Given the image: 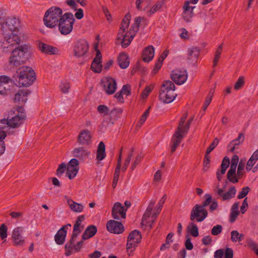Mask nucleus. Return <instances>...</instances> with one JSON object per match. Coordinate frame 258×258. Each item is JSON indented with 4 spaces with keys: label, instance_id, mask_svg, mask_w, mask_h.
Instances as JSON below:
<instances>
[{
    "label": "nucleus",
    "instance_id": "f257e3e1",
    "mask_svg": "<svg viewBox=\"0 0 258 258\" xmlns=\"http://www.w3.org/2000/svg\"><path fill=\"white\" fill-rule=\"evenodd\" d=\"M20 22L18 19L12 17L7 19L6 25L10 30L11 33L6 34L5 40L3 42L2 47L6 52L13 49V47L20 43L19 30L20 27Z\"/></svg>",
    "mask_w": 258,
    "mask_h": 258
},
{
    "label": "nucleus",
    "instance_id": "f03ea898",
    "mask_svg": "<svg viewBox=\"0 0 258 258\" xmlns=\"http://www.w3.org/2000/svg\"><path fill=\"white\" fill-rule=\"evenodd\" d=\"M129 18L130 17L127 16L123 18L117 34V40L120 41L121 46L123 48L127 47L130 44L139 27L137 24L134 23L128 31Z\"/></svg>",
    "mask_w": 258,
    "mask_h": 258
},
{
    "label": "nucleus",
    "instance_id": "7ed1b4c3",
    "mask_svg": "<svg viewBox=\"0 0 258 258\" xmlns=\"http://www.w3.org/2000/svg\"><path fill=\"white\" fill-rule=\"evenodd\" d=\"M230 169L227 172V177L229 181L236 183L242 177L245 173V161L240 160L237 155L233 156L230 161Z\"/></svg>",
    "mask_w": 258,
    "mask_h": 258
},
{
    "label": "nucleus",
    "instance_id": "20e7f679",
    "mask_svg": "<svg viewBox=\"0 0 258 258\" xmlns=\"http://www.w3.org/2000/svg\"><path fill=\"white\" fill-rule=\"evenodd\" d=\"M166 199L167 196L165 195H164L159 202L157 207L154 211H153V208L155 204V202L151 201L150 203L145 214H144L142 221V225L143 226H145V228L150 229L152 227V224L155 221L157 216L160 212L161 208Z\"/></svg>",
    "mask_w": 258,
    "mask_h": 258
},
{
    "label": "nucleus",
    "instance_id": "39448f33",
    "mask_svg": "<svg viewBox=\"0 0 258 258\" xmlns=\"http://www.w3.org/2000/svg\"><path fill=\"white\" fill-rule=\"evenodd\" d=\"M35 79L34 70L30 67L23 66L16 72L15 84L19 87H28L33 83Z\"/></svg>",
    "mask_w": 258,
    "mask_h": 258
},
{
    "label": "nucleus",
    "instance_id": "423d86ee",
    "mask_svg": "<svg viewBox=\"0 0 258 258\" xmlns=\"http://www.w3.org/2000/svg\"><path fill=\"white\" fill-rule=\"evenodd\" d=\"M30 47L26 45L15 48L12 52L9 63L13 66H19L24 63L30 56Z\"/></svg>",
    "mask_w": 258,
    "mask_h": 258
},
{
    "label": "nucleus",
    "instance_id": "0eeeda50",
    "mask_svg": "<svg viewBox=\"0 0 258 258\" xmlns=\"http://www.w3.org/2000/svg\"><path fill=\"white\" fill-rule=\"evenodd\" d=\"M187 117V114H185L180 119L177 130L172 136L171 139V151L173 152L176 148L179 145L183 138L187 134L191 119L189 120L184 125V122Z\"/></svg>",
    "mask_w": 258,
    "mask_h": 258
},
{
    "label": "nucleus",
    "instance_id": "6e6552de",
    "mask_svg": "<svg viewBox=\"0 0 258 258\" xmlns=\"http://www.w3.org/2000/svg\"><path fill=\"white\" fill-rule=\"evenodd\" d=\"M26 117L24 112H14L11 111L7 119L0 120V131H5L8 127L16 128L19 127L24 121Z\"/></svg>",
    "mask_w": 258,
    "mask_h": 258
},
{
    "label": "nucleus",
    "instance_id": "1a4fd4ad",
    "mask_svg": "<svg viewBox=\"0 0 258 258\" xmlns=\"http://www.w3.org/2000/svg\"><path fill=\"white\" fill-rule=\"evenodd\" d=\"M62 16V11L60 8L51 7L45 14L43 18L44 24L48 28H53L58 24Z\"/></svg>",
    "mask_w": 258,
    "mask_h": 258
},
{
    "label": "nucleus",
    "instance_id": "9d476101",
    "mask_svg": "<svg viewBox=\"0 0 258 258\" xmlns=\"http://www.w3.org/2000/svg\"><path fill=\"white\" fill-rule=\"evenodd\" d=\"M75 19L74 15L70 13H66L59 19L58 23L59 32L63 35L70 34L73 30Z\"/></svg>",
    "mask_w": 258,
    "mask_h": 258
},
{
    "label": "nucleus",
    "instance_id": "9b49d317",
    "mask_svg": "<svg viewBox=\"0 0 258 258\" xmlns=\"http://www.w3.org/2000/svg\"><path fill=\"white\" fill-rule=\"evenodd\" d=\"M142 236L137 230H134L128 236L126 243V250L128 255H132L138 245L141 242Z\"/></svg>",
    "mask_w": 258,
    "mask_h": 258
},
{
    "label": "nucleus",
    "instance_id": "f8f14e48",
    "mask_svg": "<svg viewBox=\"0 0 258 258\" xmlns=\"http://www.w3.org/2000/svg\"><path fill=\"white\" fill-rule=\"evenodd\" d=\"M89 50V44L85 39H80L74 44L73 53L76 58L86 56Z\"/></svg>",
    "mask_w": 258,
    "mask_h": 258
},
{
    "label": "nucleus",
    "instance_id": "ddd939ff",
    "mask_svg": "<svg viewBox=\"0 0 258 258\" xmlns=\"http://www.w3.org/2000/svg\"><path fill=\"white\" fill-rule=\"evenodd\" d=\"M208 216L207 210L201 207L200 205H196L192 208L190 214V220H196L197 222H201L204 221Z\"/></svg>",
    "mask_w": 258,
    "mask_h": 258
},
{
    "label": "nucleus",
    "instance_id": "4468645a",
    "mask_svg": "<svg viewBox=\"0 0 258 258\" xmlns=\"http://www.w3.org/2000/svg\"><path fill=\"white\" fill-rule=\"evenodd\" d=\"M101 84L105 92L108 95L113 94L116 90V82L112 78L109 77H104L101 80Z\"/></svg>",
    "mask_w": 258,
    "mask_h": 258
},
{
    "label": "nucleus",
    "instance_id": "2eb2a0df",
    "mask_svg": "<svg viewBox=\"0 0 258 258\" xmlns=\"http://www.w3.org/2000/svg\"><path fill=\"white\" fill-rule=\"evenodd\" d=\"M214 191L215 194L219 196L223 201L228 200L233 198L236 192V189L234 186H231L227 192H224V188H221L219 184L216 185Z\"/></svg>",
    "mask_w": 258,
    "mask_h": 258
},
{
    "label": "nucleus",
    "instance_id": "dca6fc26",
    "mask_svg": "<svg viewBox=\"0 0 258 258\" xmlns=\"http://www.w3.org/2000/svg\"><path fill=\"white\" fill-rule=\"evenodd\" d=\"M171 78L177 85L184 84L187 80V75L184 70L176 69L171 74Z\"/></svg>",
    "mask_w": 258,
    "mask_h": 258
},
{
    "label": "nucleus",
    "instance_id": "f3484780",
    "mask_svg": "<svg viewBox=\"0 0 258 258\" xmlns=\"http://www.w3.org/2000/svg\"><path fill=\"white\" fill-rule=\"evenodd\" d=\"M79 161L76 158L72 159L69 162L67 167V174L70 179L74 178L79 171Z\"/></svg>",
    "mask_w": 258,
    "mask_h": 258
},
{
    "label": "nucleus",
    "instance_id": "a211bd4d",
    "mask_svg": "<svg viewBox=\"0 0 258 258\" xmlns=\"http://www.w3.org/2000/svg\"><path fill=\"white\" fill-rule=\"evenodd\" d=\"M126 209L119 203H115L112 209V216L115 219L119 220L120 218H125L126 216Z\"/></svg>",
    "mask_w": 258,
    "mask_h": 258
},
{
    "label": "nucleus",
    "instance_id": "6ab92c4d",
    "mask_svg": "<svg viewBox=\"0 0 258 258\" xmlns=\"http://www.w3.org/2000/svg\"><path fill=\"white\" fill-rule=\"evenodd\" d=\"M106 227L109 232L115 234H120L124 231V227L121 223L112 220L108 221Z\"/></svg>",
    "mask_w": 258,
    "mask_h": 258
},
{
    "label": "nucleus",
    "instance_id": "aec40b11",
    "mask_svg": "<svg viewBox=\"0 0 258 258\" xmlns=\"http://www.w3.org/2000/svg\"><path fill=\"white\" fill-rule=\"evenodd\" d=\"M23 229L21 227L15 228L12 232V239L16 245H23L25 242V238L22 235Z\"/></svg>",
    "mask_w": 258,
    "mask_h": 258
},
{
    "label": "nucleus",
    "instance_id": "412c9836",
    "mask_svg": "<svg viewBox=\"0 0 258 258\" xmlns=\"http://www.w3.org/2000/svg\"><path fill=\"white\" fill-rule=\"evenodd\" d=\"M97 46L96 45V55L92 63L91 69L95 73H100L102 69L101 64L102 55L100 51L97 49Z\"/></svg>",
    "mask_w": 258,
    "mask_h": 258
},
{
    "label": "nucleus",
    "instance_id": "4be33fe9",
    "mask_svg": "<svg viewBox=\"0 0 258 258\" xmlns=\"http://www.w3.org/2000/svg\"><path fill=\"white\" fill-rule=\"evenodd\" d=\"M84 220L85 218L83 215L80 216L78 218L74 226L73 232L72 235V240L76 239L78 235L83 231L84 226L82 224V222Z\"/></svg>",
    "mask_w": 258,
    "mask_h": 258
},
{
    "label": "nucleus",
    "instance_id": "5701e85b",
    "mask_svg": "<svg viewBox=\"0 0 258 258\" xmlns=\"http://www.w3.org/2000/svg\"><path fill=\"white\" fill-rule=\"evenodd\" d=\"M78 142L82 145H90L92 142V135L90 132L87 130L82 131L78 136Z\"/></svg>",
    "mask_w": 258,
    "mask_h": 258
},
{
    "label": "nucleus",
    "instance_id": "b1692460",
    "mask_svg": "<svg viewBox=\"0 0 258 258\" xmlns=\"http://www.w3.org/2000/svg\"><path fill=\"white\" fill-rule=\"evenodd\" d=\"M90 151L85 147H80L75 148L73 151L74 156L79 160H84L89 158Z\"/></svg>",
    "mask_w": 258,
    "mask_h": 258
},
{
    "label": "nucleus",
    "instance_id": "393cba45",
    "mask_svg": "<svg viewBox=\"0 0 258 258\" xmlns=\"http://www.w3.org/2000/svg\"><path fill=\"white\" fill-rule=\"evenodd\" d=\"M11 81L9 77L6 75L0 76V94H7L9 90V84Z\"/></svg>",
    "mask_w": 258,
    "mask_h": 258
},
{
    "label": "nucleus",
    "instance_id": "a878e982",
    "mask_svg": "<svg viewBox=\"0 0 258 258\" xmlns=\"http://www.w3.org/2000/svg\"><path fill=\"white\" fill-rule=\"evenodd\" d=\"M177 94L175 92L168 91H160L159 94V99L163 103H169L172 102L175 98Z\"/></svg>",
    "mask_w": 258,
    "mask_h": 258
},
{
    "label": "nucleus",
    "instance_id": "bb28decb",
    "mask_svg": "<svg viewBox=\"0 0 258 258\" xmlns=\"http://www.w3.org/2000/svg\"><path fill=\"white\" fill-rule=\"evenodd\" d=\"M230 165L229 158L227 156L225 157L221 165V169L217 172V178L219 181L221 180L222 175L225 173L227 169Z\"/></svg>",
    "mask_w": 258,
    "mask_h": 258
},
{
    "label": "nucleus",
    "instance_id": "cd10ccee",
    "mask_svg": "<svg viewBox=\"0 0 258 258\" xmlns=\"http://www.w3.org/2000/svg\"><path fill=\"white\" fill-rule=\"evenodd\" d=\"M154 48L152 45H149L145 48L143 53V59L145 62H149L154 56Z\"/></svg>",
    "mask_w": 258,
    "mask_h": 258
},
{
    "label": "nucleus",
    "instance_id": "c85d7f7f",
    "mask_svg": "<svg viewBox=\"0 0 258 258\" xmlns=\"http://www.w3.org/2000/svg\"><path fill=\"white\" fill-rule=\"evenodd\" d=\"M39 48L42 52L48 54H57L59 53L56 47L44 43L40 44Z\"/></svg>",
    "mask_w": 258,
    "mask_h": 258
},
{
    "label": "nucleus",
    "instance_id": "c756f323",
    "mask_svg": "<svg viewBox=\"0 0 258 258\" xmlns=\"http://www.w3.org/2000/svg\"><path fill=\"white\" fill-rule=\"evenodd\" d=\"M67 235V231L64 227H62L56 233L54 239L57 244L61 245L64 242Z\"/></svg>",
    "mask_w": 258,
    "mask_h": 258
},
{
    "label": "nucleus",
    "instance_id": "7c9ffc66",
    "mask_svg": "<svg viewBox=\"0 0 258 258\" xmlns=\"http://www.w3.org/2000/svg\"><path fill=\"white\" fill-rule=\"evenodd\" d=\"M117 60L118 65L122 69L127 68L130 64L128 57L125 53H120L118 57Z\"/></svg>",
    "mask_w": 258,
    "mask_h": 258
},
{
    "label": "nucleus",
    "instance_id": "2f4dec72",
    "mask_svg": "<svg viewBox=\"0 0 258 258\" xmlns=\"http://www.w3.org/2000/svg\"><path fill=\"white\" fill-rule=\"evenodd\" d=\"M243 140L244 135L243 134H240L237 139L233 140L229 143L228 146V151L231 152H233L235 149L236 146L242 143Z\"/></svg>",
    "mask_w": 258,
    "mask_h": 258
},
{
    "label": "nucleus",
    "instance_id": "473e14b6",
    "mask_svg": "<svg viewBox=\"0 0 258 258\" xmlns=\"http://www.w3.org/2000/svg\"><path fill=\"white\" fill-rule=\"evenodd\" d=\"M175 86L174 84L171 81H165L163 82L161 87L160 91H168L169 93L174 92Z\"/></svg>",
    "mask_w": 258,
    "mask_h": 258
},
{
    "label": "nucleus",
    "instance_id": "72a5a7b5",
    "mask_svg": "<svg viewBox=\"0 0 258 258\" xmlns=\"http://www.w3.org/2000/svg\"><path fill=\"white\" fill-rule=\"evenodd\" d=\"M28 94V92L25 90H19L15 94L14 100L15 102H26L27 100V97Z\"/></svg>",
    "mask_w": 258,
    "mask_h": 258
},
{
    "label": "nucleus",
    "instance_id": "f704fd0d",
    "mask_svg": "<svg viewBox=\"0 0 258 258\" xmlns=\"http://www.w3.org/2000/svg\"><path fill=\"white\" fill-rule=\"evenodd\" d=\"M96 232L97 228L95 226L91 225L88 226L83 234V239L86 240L93 237Z\"/></svg>",
    "mask_w": 258,
    "mask_h": 258
},
{
    "label": "nucleus",
    "instance_id": "c9c22d12",
    "mask_svg": "<svg viewBox=\"0 0 258 258\" xmlns=\"http://www.w3.org/2000/svg\"><path fill=\"white\" fill-rule=\"evenodd\" d=\"M238 208L239 203L238 202L234 203L232 206L229 218L230 222L233 223L236 220L239 214Z\"/></svg>",
    "mask_w": 258,
    "mask_h": 258
},
{
    "label": "nucleus",
    "instance_id": "e433bc0d",
    "mask_svg": "<svg viewBox=\"0 0 258 258\" xmlns=\"http://www.w3.org/2000/svg\"><path fill=\"white\" fill-rule=\"evenodd\" d=\"M189 2H186L183 8L184 10L183 17L186 22H190L194 16V13H191V12L189 11Z\"/></svg>",
    "mask_w": 258,
    "mask_h": 258
},
{
    "label": "nucleus",
    "instance_id": "4c0bfd02",
    "mask_svg": "<svg viewBox=\"0 0 258 258\" xmlns=\"http://www.w3.org/2000/svg\"><path fill=\"white\" fill-rule=\"evenodd\" d=\"M105 157V145L102 142H101L98 146L96 159L99 161H101L104 159Z\"/></svg>",
    "mask_w": 258,
    "mask_h": 258
},
{
    "label": "nucleus",
    "instance_id": "58836bf2",
    "mask_svg": "<svg viewBox=\"0 0 258 258\" xmlns=\"http://www.w3.org/2000/svg\"><path fill=\"white\" fill-rule=\"evenodd\" d=\"M68 203L70 209L74 212L80 213L83 211L84 208L83 205L75 202L71 200H69Z\"/></svg>",
    "mask_w": 258,
    "mask_h": 258
},
{
    "label": "nucleus",
    "instance_id": "ea45409f",
    "mask_svg": "<svg viewBox=\"0 0 258 258\" xmlns=\"http://www.w3.org/2000/svg\"><path fill=\"white\" fill-rule=\"evenodd\" d=\"M231 240L234 242H240L244 238V235L243 233H240L237 230H232L231 232Z\"/></svg>",
    "mask_w": 258,
    "mask_h": 258
},
{
    "label": "nucleus",
    "instance_id": "a19ab883",
    "mask_svg": "<svg viewBox=\"0 0 258 258\" xmlns=\"http://www.w3.org/2000/svg\"><path fill=\"white\" fill-rule=\"evenodd\" d=\"M200 52V49L197 47H194L188 49V58L191 60L197 59Z\"/></svg>",
    "mask_w": 258,
    "mask_h": 258
},
{
    "label": "nucleus",
    "instance_id": "79ce46f5",
    "mask_svg": "<svg viewBox=\"0 0 258 258\" xmlns=\"http://www.w3.org/2000/svg\"><path fill=\"white\" fill-rule=\"evenodd\" d=\"M164 1H162L158 2L156 4L153 6V7L150 9L149 11L147 12L148 15L149 16L153 15L155 12L160 10L161 8L164 6Z\"/></svg>",
    "mask_w": 258,
    "mask_h": 258
},
{
    "label": "nucleus",
    "instance_id": "37998d69",
    "mask_svg": "<svg viewBox=\"0 0 258 258\" xmlns=\"http://www.w3.org/2000/svg\"><path fill=\"white\" fill-rule=\"evenodd\" d=\"M247 243L248 246L254 251L258 256V243L251 238H249L247 240Z\"/></svg>",
    "mask_w": 258,
    "mask_h": 258
},
{
    "label": "nucleus",
    "instance_id": "c03bdc74",
    "mask_svg": "<svg viewBox=\"0 0 258 258\" xmlns=\"http://www.w3.org/2000/svg\"><path fill=\"white\" fill-rule=\"evenodd\" d=\"M6 134L5 131H0V155L4 153L5 146L3 140L6 138Z\"/></svg>",
    "mask_w": 258,
    "mask_h": 258
},
{
    "label": "nucleus",
    "instance_id": "a18cd8bd",
    "mask_svg": "<svg viewBox=\"0 0 258 258\" xmlns=\"http://www.w3.org/2000/svg\"><path fill=\"white\" fill-rule=\"evenodd\" d=\"M188 229L192 236L197 237L199 235L198 228L195 224H190L188 227Z\"/></svg>",
    "mask_w": 258,
    "mask_h": 258
},
{
    "label": "nucleus",
    "instance_id": "49530a36",
    "mask_svg": "<svg viewBox=\"0 0 258 258\" xmlns=\"http://www.w3.org/2000/svg\"><path fill=\"white\" fill-rule=\"evenodd\" d=\"M222 45H220L216 51L215 55L213 60V66L215 67L217 64L219 58L222 52Z\"/></svg>",
    "mask_w": 258,
    "mask_h": 258
},
{
    "label": "nucleus",
    "instance_id": "de8ad7c7",
    "mask_svg": "<svg viewBox=\"0 0 258 258\" xmlns=\"http://www.w3.org/2000/svg\"><path fill=\"white\" fill-rule=\"evenodd\" d=\"M257 161V160L254 158V157L251 156L247 162L246 166V171H250Z\"/></svg>",
    "mask_w": 258,
    "mask_h": 258
},
{
    "label": "nucleus",
    "instance_id": "09e8293b",
    "mask_svg": "<svg viewBox=\"0 0 258 258\" xmlns=\"http://www.w3.org/2000/svg\"><path fill=\"white\" fill-rule=\"evenodd\" d=\"M8 228L5 224H2L0 226V237L2 240H5L7 237Z\"/></svg>",
    "mask_w": 258,
    "mask_h": 258
},
{
    "label": "nucleus",
    "instance_id": "8fccbe9b",
    "mask_svg": "<svg viewBox=\"0 0 258 258\" xmlns=\"http://www.w3.org/2000/svg\"><path fill=\"white\" fill-rule=\"evenodd\" d=\"M150 112V108H149L148 109H147L144 114L141 116V118L139 121L137 123V126L138 127H140L146 121L147 119L148 116H149Z\"/></svg>",
    "mask_w": 258,
    "mask_h": 258
},
{
    "label": "nucleus",
    "instance_id": "3c124183",
    "mask_svg": "<svg viewBox=\"0 0 258 258\" xmlns=\"http://www.w3.org/2000/svg\"><path fill=\"white\" fill-rule=\"evenodd\" d=\"M60 89L63 93H67L69 91L70 86L69 83L67 81H63L60 85Z\"/></svg>",
    "mask_w": 258,
    "mask_h": 258
},
{
    "label": "nucleus",
    "instance_id": "603ef678",
    "mask_svg": "<svg viewBox=\"0 0 258 258\" xmlns=\"http://www.w3.org/2000/svg\"><path fill=\"white\" fill-rule=\"evenodd\" d=\"M133 156V153L131 151L128 155L126 159H125L124 163L123 164V167L122 168V171H125L127 169L132 159Z\"/></svg>",
    "mask_w": 258,
    "mask_h": 258
},
{
    "label": "nucleus",
    "instance_id": "864d4df0",
    "mask_svg": "<svg viewBox=\"0 0 258 258\" xmlns=\"http://www.w3.org/2000/svg\"><path fill=\"white\" fill-rule=\"evenodd\" d=\"M244 84V77L242 76H240L234 85V89L237 90L240 89L243 86Z\"/></svg>",
    "mask_w": 258,
    "mask_h": 258
},
{
    "label": "nucleus",
    "instance_id": "5fc2aeb1",
    "mask_svg": "<svg viewBox=\"0 0 258 258\" xmlns=\"http://www.w3.org/2000/svg\"><path fill=\"white\" fill-rule=\"evenodd\" d=\"M249 190L250 189L248 186L243 187L241 191L239 192L237 196L238 199H241L245 198L249 191Z\"/></svg>",
    "mask_w": 258,
    "mask_h": 258
},
{
    "label": "nucleus",
    "instance_id": "6e6d98bb",
    "mask_svg": "<svg viewBox=\"0 0 258 258\" xmlns=\"http://www.w3.org/2000/svg\"><path fill=\"white\" fill-rule=\"evenodd\" d=\"M222 226L221 225H217L212 228L211 233L213 235H217L222 232Z\"/></svg>",
    "mask_w": 258,
    "mask_h": 258
},
{
    "label": "nucleus",
    "instance_id": "4d7b16f0",
    "mask_svg": "<svg viewBox=\"0 0 258 258\" xmlns=\"http://www.w3.org/2000/svg\"><path fill=\"white\" fill-rule=\"evenodd\" d=\"M76 239H74L73 240H72V237L70 242H68L66 244L65 249H66V251H73L74 250V245L73 244V243L75 241Z\"/></svg>",
    "mask_w": 258,
    "mask_h": 258
},
{
    "label": "nucleus",
    "instance_id": "13d9d810",
    "mask_svg": "<svg viewBox=\"0 0 258 258\" xmlns=\"http://www.w3.org/2000/svg\"><path fill=\"white\" fill-rule=\"evenodd\" d=\"M218 143H219L218 140L217 138L215 139L214 140V141L213 142V143L209 146V147L207 149L206 153L205 155H209V153L212 150H213L215 149V148L217 146V145L218 144Z\"/></svg>",
    "mask_w": 258,
    "mask_h": 258
},
{
    "label": "nucleus",
    "instance_id": "bf43d9fd",
    "mask_svg": "<svg viewBox=\"0 0 258 258\" xmlns=\"http://www.w3.org/2000/svg\"><path fill=\"white\" fill-rule=\"evenodd\" d=\"M66 168V164L64 163H62L57 169L56 175L58 176H61L64 172Z\"/></svg>",
    "mask_w": 258,
    "mask_h": 258
},
{
    "label": "nucleus",
    "instance_id": "052dcab7",
    "mask_svg": "<svg viewBox=\"0 0 258 258\" xmlns=\"http://www.w3.org/2000/svg\"><path fill=\"white\" fill-rule=\"evenodd\" d=\"M210 156L208 155H205V159L204 161V167L203 169L204 171H207L210 167Z\"/></svg>",
    "mask_w": 258,
    "mask_h": 258
},
{
    "label": "nucleus",
    "instance_id": "680f3d73",
    "mask_svg": "<svg viewBox=\"0 0 258 258\" xmlns=\"http://www.w3.org/2000/svg\"><path fill=\"white\" fill-rule=\"evenodd\" d=\"M120 91L122 93L123 95L128 96L131 94L130 86L127 85H124Z\"/></svg>",
    "mask_w": 258,
    "mask_h": 258
},
{
    "label": "nucleus",
    "instance_id": "e2e57ef3",
    "mask_svg": "<svg viewBox=\"0 0 258 258\" xmlns=\"http://www.w3.org/2000/svg\"><path fill=\"white\" fill-rule=\"evenodd\" d=\"M98 111L99 113H102L104 115L107 114L109 112V109L106 105H100L98 107Z\"/></svg>",
    "mask_w": 258,
    "mask_h": 258
},
{
    "label": "nucleus",
    "instance_id": "0e129e2a",
    "mask_svg": "<svg viewBox=\"0 0 258 258\" xmlns=\"http://www.w3.org/2000/svg\"><path fill=\"white\" fill-rule=\"evenodd\" d=\"M119 172L120 171L119 170H115L112 183V186L113 188H115L117 185V183L119 178Z\"/></svg>",
    "mask_w": 258,
    "mask_h": 258
},
{
    "label": "nucleus",
    "instance_id": "69168bd1",
    "mask_svg": "<svg viewBox=\"0 0 258 258\" xmlns=\"http://www.w3.org/2000/svg\"><path fill=\"white\" fill-rule=\"evenodd\" d=\"M214 92V90H211L210 91L209 94H208V95L207 96V97L206 98V100H205V101L204 103L206 104V105H209L210 104V103L212 101V99Z\"/></svg>",
    "mask_w": 258,
    "mask_h": 258
},
{
    "label": "nucleus",
    "instance_id": "338daca9",
    "mask_svg": "<svg viewBox=\"0 0 258 258\" xmlns=\"http://www.w3.org/2000/svg\"><path fill=\"white\" fill-rule=\"evenodd\" d=\"M248 205L247 201V198H245L243 200L242 205L240 207V212L242 214H244L248 208Z\"/></svg>",
    "mask_w": 258,
    "mask_h": 258
},
{
    "label": "nucleus",
    "instance_id": "774afa93",
    "mask_svg": "<svg viewBox=\"0 0 258 258\" xmlns=\"http://www.w3.org/2000/svg\"><path fill=\"white\" fill-rule=\"evenodd\" d=\"M152 88L150 86H147L142 94L143 99H146L152 91Z\"/></svg>",
    "mask_w": 258,
    "mask_h": 258
}]
</instances>
